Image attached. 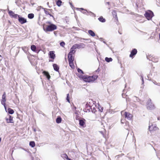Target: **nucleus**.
I'll list each match as a JSON object with an SVG mask.
<instances>
[{
    "mask_svg": "<svg viewBox=\"0 0 160 160\" xmlns=\"http://www.w3.org/2000/svg\"><path fill=\"white\" fill-rule=\"evenodd\" d=\"M157 85L158 86H160V83H157Z\"/></svg>",
    "mask_w": 160,
    "mask_h": 160,
    "instance_id": "37998d69",
    "label": "nucleus"
},
{
    "mask_svg": "<svg viewBox=\"0 0 160 160\" xmlns=\"http://www.w3.org/2000/svg\"><path fill=\"white\" fill-rule=\"evenodd\" d=\"M98 109L101 112H102L103 110V108L101 106L99 107H98Z\"/></svg>",
    "mask_w": 160,
    "mask_h": 160,
    "instance_id": "2f4dec72",
    "label": "nucleus"
},
{
    "mask_svg": "<svg viewBox=\"0 0 160 160\" xmlns=\"http://www.w3.org/2000/svg\"><path fill=\"white\" fill-rule=\"evenodd\" d=\"M68 55V59L70 66L72 69H74L75 67L73 64V61L74 60V54L76 51L72 50L71 49Z\"/></svg>",
    "mask_w": 160,
    "mask_h": 160,
    "instance_id": "f03ea898",
    "label": "nucleus"
},
{
    "mask_svg": "<svg viewBox=\"0 0 160 160\" xmlns=\"http://www.w3.org/2000/svg\"><path fill=\"white\" fill-rule=\"evenodd\" d=\"M29 145L32 148L34 147L35 146V142L34 141H30L29 142Z\"/></svg>",
    "mask_w": 160,
    "mask_h": 160,
    "instance_id": "412c9836",
    "label": "nucleus"
},
{
    "mask_svg": "<svg viewBox=\"0 0 160 160\" xmlns=\"http://www.w3.org/2000/svg\"><path fill=\"white\" fill-rule=\"evenodd\" d=\"M125 120L124 119H121V122L122 124H123Z\"/></svg>",
    "mask_w": 160,
    "mask_h": 160,
    "instance_id": "e433bc0d",
    "label": "nucleus"
},
{
    "mask_svg": "<svg viewBox=\"0 0 160 160\" xmlns=\"http://www.w3.org/2000/svg\"><path fill=\"white\" fill-rule=\"evenodd\" d=\"M157 127L156 126H154L153 127L152 125V126H149V131H152L153 130H155V128H156Z\"/></svg>",
    "mask_w": 160,
    "mask_h": 160,
    "instance_id": "a211bd4d",
    "label": "nucleus"
},
{
    "mask_svg": "<svg viewBox=\"0 0 160 160\" xmlns=\"http://www.w3.org/2000/svg\"><path fill=\"white\" fill-rule=\"evenodd\" d=\"M34 158L33 157L32 158V160H34Z\"/></svg>",
    "mask_w": 160,
    "mask_h": 160,
    "instance_id": "8fccbe9b",
    "label": "nucleus"
},
{
    "mask_svg": "<svg viewBox=\"0 0 160 160\" xmlns=\"http://www.w3.org/2000/svg\"><path fill=\"white\" fill-rule=\"evenodd\" d=\"M66 100H67V101L68 102H70L69 94L68 93L67 94V95Z\"/></svg>",
    "mask_w": 160,
    "mask_h": 160,
    "instance_id": "c756f323",
    "label": "nucleus"
},
{
    "mask_svg": "<svg viewBox=\"0 0 160 160\" xmlns=\"http://www.w3.org/2000/svg\"><path fill=\"white\" fill-rule=\"evenodd\" d=\"M61 121H62L61 118L60 116H58L56 119V122L57 123H59L61 122Z\"/></svg>",
    "mask_w": 160,
    "mask_h": 160,
    "instance_id": "f3484780",
    "label": "nucleus"
},
{
    "mask_svg": "<svg viewBox=\"0 0 160 160\" xmlns=\"http://www.w3.org/2000/svg\"><path fill=\"white\" fill-rule=\"evenodd\" d=\"M129 159L131 160H134V158H129Z\"/></svg>",
    "mask_w": 160,
    "mask_h": 160,
    "instance_id": "ea45409f",
    "label": "nucleus"
},
{
    "mask_svg": "<svg viewBox=\"0 0 160 160\" xmlns=\"http://www.w3.org/2000/svg\"><path fill=\"white\" fill-rule=\"evenodd\" d=\"M68 160H73L72 159H70V158H69V159Z\"/></svg>",
    "mask_w": 160,
    "mask_h": 160,
    "instance_id": "603ef678",
    "label": "nucleus"
},
{
    "mask_svg": "<svg viewBox=\"0 0 160 160\" xmlns=\"http://www.w3.org/2000/svg\"><path fill=\"white\" fill-rule=\"evenodd\" d=\"M98 20L100 22H106L105 19L102 16L98 18Z\"/></svg>",
    "mask_w": 160,
    "mask_h": 160,
    "instance_id": "dca6fc26",
    "label": "nucleus"
},
{
    "mask_svg": "<svg viewBox=\"0 0 160 160\" xmlns=\"http://www.w3.org/2000/svg\"><path fill=\"white\" fill-rule=\"evenodd\" d=\"M157 119H158V120H160V117H158V118H157Z\"/></svg>",
    "mask_w": 160,
    "mask_h": 160,
    "instance_id": "c03bdc74",
    "label": "nucleus"
},
{
    "mask_svg": "<svg viewBox=\"0 0 160 160\" xmlns=\"http://www.w3.org/2000/svg\"><path fill=\"white\" fill-rule=\"evenodd\" d=\"M31 49L33 51H35L36 49V47L34 45H32L31 46Z\"/></svg>",
    "mask_w": 160,
    "mask_h": 160,
    "instance_id": "c85d7f7f",
    "label": "nucleus"
},
{
    "mask_svg": "<svg viewBox=\"0 0 160 160\" xmlns=\"http://www.w3.org/2000/svg\"><path fill=\"white\" fill-rule=\"evenodd\" d=\"M151 60L154 62H157L158 61V59L157 58L152 57Z\"/></svg>",
    "mask_w": 160,
    "mask_h": 160,
    "instance_id": "a878e982",
    "label": "nucleus"
},
{
    "mask_svg": "<svg viewBox=\"0 0 160 160\" xmlns=\"http://www.w3.org/2000/svg\"><path fill=\"white\" fill-rule=\"evenodd\" d=\"M7 112L10 114H13L14 112V110L10 108H8L7 110Z\"/></svg>",
    "mask_w": 160,
    "mask_h": 160,
    "instance_id": "6ab92c4d",
    "label": "nucleus"
},
{
    "mask_svg": "<svg viewBox=\"0 0 160 160\" xmlns=\"http://www.w3.org/2000/svg\"><path fill=\"white\" fill-rule=\"evenodd\" d=\"M34 15L33 13H30L28 15V17L29 19H32L34 18Z\"/></svg>",
    "mask_w": 160,
    "mask_h": 160,
    "instance_id": "393cba45",
    "label": "nucleus"
},
{
    "mask_svg": "<svg viewBox=\"0 0 160 160\" xmlns=\"http://www.w3.org/2000/svg\"><path fill=\"white\" fill-rule=\"evenodd\" d=\"M18 20L21 24H23L27 22L26 19L20 16H18Z\"/></svg>",
    "mask_w": 160,
    "mask_h": 160,
    "instance_id": "9b49d317",
    "label": "nucleus"
},
{
    "mask_svg": "<svg viewBox=\"0 0 160 160\" xmlns=\"http://www.w3.org/2000/svg\"><path fill=\"white\" fill-rule=\"evenodd\" d=\"M137 51L136 49H133L131 52L129 57L132 58H134V56L137 53Z\"/></svg>",
    "mask_w": 160,
    "mask_h": 160,
    "instance_id": "9d476101",
    "label": "nucleus"
},
{
    "mask_svg": "<svg viewBox=\"0 0 160 160\" xmlns=\"http://www.w3.org/2000/svg\"><path fill=\"white\" fill-rule=\"evenodd\" d=\"M63 155L64 157V158L66 159H67L68 160L69 159V158H68V156L66 154H63Z\"/></svg>",
    "mask_w": 160,
    "mask_h": 160,
    "instance_id": "f704fd0d",
    "label": "nucleus"
},
{
    "mask_svg": "<svg viewBox=\"0 0 160 160\" xmlns=\"http://www.w3.org/2000/svg\"><path fill=\"white\" fill-rule=\"evenodd\" d=\"M86 105L87 106L86 107L87 108V110L89 111V112H91L92 113H94L96 111L94 105L91 106L89 105V104H87Z\"/></svg>",
    "mask_w": 160,
    "mask_h": 160,
    "instance_id": "0eeeda50",
    "label": "nucleus"
},
{
    "mask_svg": "<svg viewBox=\"0 0 160 160\" xmlns=\"http://www.w3.org/2000/svg\"><path fill=\"white\" fill-rule=\"evenodd\" d=\"M144 16L148 20H151L153 16V13L152 12L149 11L146 12L144 14Z\"/></svg>",
    "mask_w": 160,
    "mask_h": 160,
    "instance_id": "423d86ee",
    "label": "nucleus"
},
{
    "mask_svg": "<svg viewBox=\"0 0 160 160\" xmlns=\"http://www.w3.org/2000/svg\"><path fill=\"white\" fill-rule=\"evenodd\" d=\"M22 149H23L24 150H25V151H27V150H26V149H24V148H22Z\"/></svg>",
    "mask_w": 160,
    "mask_h": 160,
    "instance_id": "de8ad7c7",
    "label": "nucleus"
},
{
    "mask_svg": "<svg viewBox=\"0 0 160 160\" xmlns=\"http://www.w3.org/2000/svg\"><path fill=\"white\" fill-rule=\"evenodd\" d=\"M54 51H50L49 52V57L52 59H54L55 58V54L54 53Z\"/></svg>",
    "mask_w": 160,
    "mask_h": 160,
    "instance_id": "2eb2a0df",
    "label": "nucleus"
},
{
    "mask_svg": "<svg viewBox=\"0 0 160 160\" xmlns=\"http://www.w3.org/2000/svg\"><path fill=\"white\" fill-rule=\"evenodd\" d=\"M52 10V9H48L46 8H44V11L46 15H49L51 17H52L53 18H54V16L51 14L50 11Z\"/></svg>",
    "mask_w": 160,
    "mask_h": 160,
    "instance_id": "ddd939ff",
    "label": "nucleus"
},
{
    "mask_svg": "<svg viewBox=\"0 0 160 160\" xmlns=\"http://www.w3.org/2000/svg\"><path fill=\"white\" fill-rule=\"evenodd\" d=\"M85 44L82 43H81L79 44H76L73 45L70 49L72 50L76 51L75 49L76 48L80 49L83 48L85 47Z\"/></svg>",
    "mask_w": 160,
    "mask_h": 160,
    "instance_id": "39448f33",
    "label": "nucleus"
},
{
    "mask_svg": "<svg viewBox=\"0 0 160 160\" xmlns=\"http://www.w3.org/2000/svg\"><path fill=\"white\" fill-rule=\"evenodd\" d=\"M57 71V72H59V71L57 70V71Z\"/></svg>",
    "mask_w": 160,
    "mask_h": 160,
    "instance_id": "5fc2aeb1",
    "label": "nucleus"
},
{
    "mask_svg": "<svg viewBox=\"0 0 160 160\" xmlns=\"http://www.w3.org/2000/svg\"><path fill=\"white\" fill-rule=\"evenodd\" d=\"M140 76H141V79L142 80V84H143L144 83V79L143 78V76L142 74H141L140 75Z\"/></svg>",
    "mask_w": 160,
    "mask_h": 160,
    "instance_id": "7c9ffc66",
    "label": "nucleus"
},
{
    "mask_svg": "<svg viewBox=\"0 0 160 160\" xmlns=\"http://www.w3.org/2000/svg\"><path fill=\"white\" fill-rule=\"evenodd\" d=\"M147 108L148 110H152L154 109L155 107L154 105L151 102V100L149 98L147 102Z\"/></svg>",
    "mask_w": 160,
    "mask_h": 160,
    "instance_id": "20e7f679",
    "label": "nucleus"
},
{
    "mask_svg": "<svg viewBox=\"0 0 160 160\" xmlns=\"http://www.w3.org/2000/svg\"><path fill=\"white\" fill-rule=\"evenodd\" d=\"M57 29L56 25L53 24H51L50 25H46L43 27V29L46 32L52 31Z\"/></svg>",
    "mask_w": 160,
    "mask_h": 160,
    "instance_id": "7ed1b4c3",
    "label": "nucleus"
},
{
    "mask_svg": "<svg viewBox=\"0 0 160 160\" xmlns=\"http://www.w3.org/2000/svg\"><path fill=\"white\" fill-rule=\"evenodd\" d=\"M53 66L54 70H59V67L57 64H54Z\"/></svg>",
    "mask_w": 160,
    "mask_h": 160,
    "instance_id": "4be33fe9",
    "label": "nucleus"
},
{
    "mask_svg": "<svg viewBox=\"0 0 160 160\" xmlns=\"http://www.w3.org/2000/svg\"><path fill=\"white\" fill-rule=\"evenodd\" d=\"M5 119L7 123H13V117H12L10 115H9L8 117H6L5 118Z\"/></svg>",
    "mask_w": 160,
    "mask_h": 160,
    "instance_id": "1a4fd4ad",
    "label": "nucleus"
},
{
    "mask_svg": "<svg viewBox=\"0 0 160 160\" xmlns=\"http://www.w3.org/2000/svg\"><path fill=\"white\" fill-rule=\"evenodd\" d=\"M114 13L116 14L115 16L117 18V15L116 13V12H114Z\"/></svg>",
    "mask_w": 160,
    "mask_h": 160,
    "instance_id": "49530a36",
    "label": "nucleus"
},
{
    "mask_svg": "<svg viewBox=\"0 0 160 160\" xmlns=\"http://www.w3.org/2000/svg\"><path fill=\"white\" fill-rule=\"evenodd\" d=\"M125 117L126 118H127L129 120H131L132 118V115L128 112H125L124 114Z\"/></svg>",
    "mask_w": 160,
    "mask_h": 160,
    "instance_id": "f8f14e48",
    "label": "nucleus"
},
{
    "mask_svg": "<svg viewBox=\"0 0 160 160\" xmlns=\"http://www.w3.org/2000/svg\"><path fill=\"white\" fill-rule=\"evenodd\" d=\"M4 108H5V110L7 112V107L6 106V105L4 106Z\"/></svg>",
    "mask_w": 160,
    "mask_h": 160,
    "instance_id": "58836bf2",
    "label": "nucleus"
},
{
    "mask_svg": "<svg viewBox=\"0 0 160 160\" xmlns=\"http://www.w3.org/2000/svg\"><path fill=\"white\" fill-rule=\"evenodd\" d=\"M74 108L75 109H76L77 108L76 107L74 106Z\"/></svg>",
    "mask_w": 160,
    "mask_h": 160,
    "instance_id": "09e8293b",
    "label": "nucleus"
},
{
    "mask_svg": "<svg viewBox=\"0 0 160 160\" xmlns=\"http://www.w3.org/2000/svg\"><path fill=\"white\" fill-rule=\"evenodd\" d=\"M153 83L155 84H156V85H157V82H156V81H154V82H153Z\"/></svg>",
    "mask_w": 160,
    "mask_h": 160,
    "instance_id": "79ce46f5",
    "label": "nucleus"
},
{
    "mask_svg": "<svg viewBox=\"0 0 160 160\" xmlns=\"http://www.w3.org/2000/svg\"><path fill=\"white\" fill-rule=\"evenodd\" d=\"M88 32L89 34L92 37H94L95 35L94 32L91 30H88Z\"/></svg>",
    "mask_w": 160,
    "mask_h": 160,
    "instance_id": "aec40b11",
    "label": "nucleus"
},
{
    "mask_svg": "<svg viewBox=\"0 0 160 160\" xmlns=\"http://www.w3.org/2000/svg\"><path fill=\"white\" fill-rule=\"evenodd\" d=\"M79 124L80 126L82 128H84L86 127L85 125V120L83 118L81 119H80L79 120Z\"/></svg>",
    "mask_w": 160,
    "mask_h": 160,
    "instance_id": "6e6552de",
    "label": "nucleus"
},
{
    "mask_svg": "<svg viewBox=\"0 0 160 160\" xmlns=\"http://www.w3.org/2000/svg\"><path fill=\"white\" fill-rule=\"evenodd\" d=\"M62 2L60 0H58L56 2L57 5L58 7H60L61 5Z\"/></svg>",
    "mask_w": 160,
    "mask_h": 160,
    "instance_id": "5701e85b",
    "label": "nucleus"
},
{
    "mask_svg": "<svg viewBox=\"0 0 160 160\" xmlns=\"http://www.w3.org/2000/svg\"><path fill=\"white\" fill-rule=\"evenodd\" d=\"M99 132L103 135V136H104V134L102 131H100Z\"/></svg>",
    "mask_w": 160,
    "mask_h": 160,
    "instance_id": "a19ab883",
    "label": "nucleus"
},
{
    "mask_svg": "<svg viewBox=\"0 0 160 160\" xmlns=\"http://www.w3.org/2000/svg\"><path fill=\"white\" fill-rule=\"evenodd\" d=\"M5 92H4V93L3 94V95H2V101H3L6 102V95H5Z\"/></svg>",
    "mask_w": 160,
    "mask_h": 160,
    "instance_id": "cd10ccee",
    "label": "nucleus"
},
{
    "mask_svg": "<svg viewBox=\"0 0 160 160\" xmlns=\"http://www.w3.org/2000/svg\"><path fill=\"white\" fill-rule=\"evenodd\" d=\"M18 16H20L17 14H14L12 17L15 18H17V17L18 18Z\"/></svg>",
    "mask_w": 160,
    "mask_h": 160,
    "instance_id": "72a5a7b5",
    "label": "nucleus"
},
{
    "mask_svg": "<svg viewBox=\"0 0 160 160\" xmlns=\"http://www.w3.org/2000/svg\"><path fill=\"white\" fill-rule=\"evenodd\" d=\"M78 70H81L78 68Z\"/></svg>",
    "mask_w": 160,
    "mask_h": 160,
    "instance_id": "6e6d98bb",
    "label": "nucleus"
},
{
    "mask_svg": "<svg viewBox=\"0 0 160 160\" xmlns=\"http://www.w3.org/2000/svg\"><path fill=\"white\" fill-rule=\"evenodd\" d=\"M78 117H76V120L78 119Z\"/></svg>",
    "mask_w": 160,
    "mask_h": 160,
    "instance_id": "3c124183",
    "label": "nucleus"
},
{
    "mask_svg": "<svg viewBox=\"0 0 160 160\" xmlns=\"http://www.w3.org/2000/svg\"><path fill=\"white\" fill-rule=\"evenodd\" d=\"M78 72H75L76 75L79 78H82L86 82L92 83L94 82L98 77V75H92L90 76L89 75H80V73L83 74V71H77Z\"/></svg>",
    "mask_w": 160,
    "mask_h": 160,
    "instance_id": "f257e3e1",
    "label": "nucleus"
},
{
    "mask_svg": "<svg viewBox=\"0 0 160 160\" xmlns=\"http://www.w3.org/2000/svg\"><path fill=\"white\" fill-rule=\"evenodd\" d=\"M159 39H160V33L159 34Z\"/></svg>",
    "mask_w": 160,
    "mask_h": 160,
    "instance_id": "864d4df0",
    "label": "nucleus"
},
{
    "mask_svg": "<svg viewBox=\"0 0 160 160\" xmlns=\"http://www.w3.org/2000/svg\"><path fill=\"white\" fill-rule=\"evenodd\" d=\"M122 97L123 98H125V94H124V93H122Z\"/></svg>",
    "mask_w": 160,
    "mask_h": 160,
    "instance_id": "4c0bfd02",
    "label": "nucleus"
},
{
    "mask_svg": "<svg viewBox=\"0 0 160 160\" xmlns=\"http://www.w3.org/2000/svg\"><path fill=\"white\" fill-rule=\"evenodd\" d=\"M33 131L35 132H36V129L35 128H34L33 129Z\"/></svg>",
    "mask_w": 160,
    "mask_h": 160,
    "instance_id": "a18cd8bd",
    "label": "nucleus"
},
{
    "mask_svg": "<svg viewBox=\"0 0 160 160\" xmlns=\"http://www.w3.org/2000/svg\"><path fill=\"white\" fill-rule=\"evenodd\" d=\"M105 60L107 62H110L112 61V59L111 58H108V57H106L105 58Z\"/></svg>",
    "mask_w": 160,
    "mask_h": 160,
    "instance_id": "b1692460",
    "label": "nucleus"
},
{
    "mask_svg": "<svg viewBox=\"0 0 160 160\" xmlns=\"http://www.w3.org/2000/svg\"><path fill=\"white\" fill-rule=\"evenodd\" d=\"M8 12V14H9V15L12 17V16L13 15L15 14L14 12H13L12 11H11V10H9Z\"/></svg>",
    "mask_w": 160,
    "mask_h": 160,
    "instance_id": "bb28decb",
    "label": "nucleus"
},
{
    "mask_svg": "<svg viewBox=\"0 0 160 160\" xmlns=\"http://www.w3.org/2000/svg\"><path fill=\"white\" fill-rule=\"evenodd\" d=\"M42 73L43 75L47 78L48 80H49L50 78V76L48 72L46 71H43Z\"/></svg>",
    "mask_w": 160,
    "mask_h": 160,
    "instance_id": "4468645a",
    "label": "nucleus"
},
{
    "mask_svg": "<svg viewBox=\"0 0 160 160\" xmlns=\"http://www.w3.org/2000/svg\"><path fill=\"white\" fill-rule=\"evenodd\" d=\"M5 101H1V104L3 106L5 105L6 103H5Z\"/></svg>",
    "mask_w": 160,
    "mask_h": 160,
    "instance_id": "c9c22d12",
    "label": "nucleus"
},
{
    "mask_svg": "<svg viewBox=\"0 0 160 160\" xmlns=\"http://www.w3.org/2000/svg\"><path fill=\"white\" fill-rule=\"evenodd\" d=\"M65 43L64 42L62 41L60 43V44L61 46H62V47H64L65 45Z\"/></svg>",
    "mask_w": 160,
    "mask_h": 160,
    "instance_id": "473e14b6",
    "label": "nucleus"
},
{
    "mask_svg": "<svg viewBox=\"0 0 160 160\" xmlns=\"http://www.w3.org/2000/svg\"><path fill=\"white\" fill-rule=\"evenodd\" d=\"M147 77L148 78H149V77L148 76H147Z\"/></svg>",
    "mask_w": 160,
    "mask_h": 160,
    "instance_id": "4d7b16f0",
    "label": "nucleus"
}]
</instances>
